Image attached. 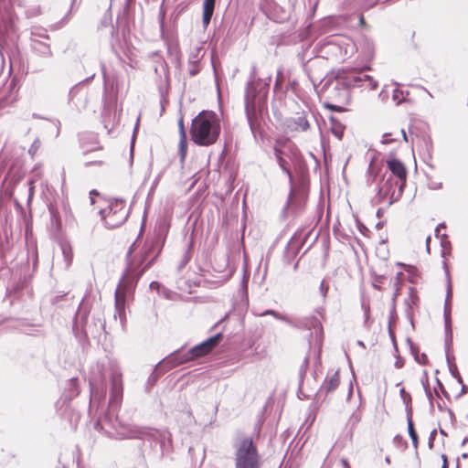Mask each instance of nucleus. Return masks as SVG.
Returning <instances> with one entry per match:
<instances>
[{
	"mask_svg": "<svg viewBox=\"0 0 468 468\" xmlns=\"http://www.w3.org/2000/svg\"><path fill=\"white\" fill-rule=\"evenodd\" d=\"M451 255V248L443 246L442 250V257L444 258L443 265L445 269H448V260L447 257Z\"/></svg>",
	"mask_w": 468,
	"mask_h": 468,
	"instance_id": "30",
	"label": "nucleus"
},
{
	"mask_svg": "<svg viewBox=\"0 0 468 468\" xmlns=\"http://www.w3.org/2000/svg\"><path fill=\"white\" fill-rule=\"evenodd\" d=\"M162 247L163 244L160 240V238L158 237H154L151 239H146L143 247L140 259L136 263H132L130 265L129 271L132 273L135 272L137 268H139L146 261H148L145 266L137 272V279H139L159 256L162 250Z\"/></svg>",
	"mask_w": 468,
	"mask_h": 468,
	"instance_id": "9",
	"label": "nucleus"
},
{
	"mask_svg": "<svg viewBox=\"0 0 468 468\" xmlns=\"http://www.w3.org/2000/svg\"><path fill=\"white\" fill-rule=\"evenodd\" d=\"M101 331H103V334L106 336V335L108 334L107 329H106V324H97L96 327H92L89 331V337L91 336L92 338L97 339L98 341H101Z\"/></svg>",
	"mask_w": 468,
	"mask_h": 468,
	"instance_id": "22",
	"label": "nucleus"
},
{
	"mask_svg": "<svg viewBox=\"0 0 468 468\" xmlns=\"http://www.w3.org/2000/svg\"><path fill=\"white\" fill-rule=\"evenodd\" d=\"M407 420H408L409 435L412 441V444H413L414 448L417 449L418 444H419V440H418V435L414 429L413 421H412L411 415H410V411H408V414H407Z\"/></svg>",
	"mask_w": 468,
	"mask_h": 468,
	"instance_id": "20",
	"label": "nucleus"
},
{
	"mask_svg": "<svg viewBox=\"0 0 468 468\" xmlns=\"http://www.w3.org/2000/svg\"><path fill=\"white\" fill-rule=\"evenodd\" d=\"M396 367H401L400 362H398V361H397V362H396Z\"/></svg>",
	"mask_w": 468,
	"mask_h": 468,
	"instance_id": "53",
	"label": "nucleus"
},
{
	"mask_svg": "<svg viewBox=\"0 0 468 468\" xmlns=\"http://www.w3.org/2000/svg\"><path fill=\"white\" fill-rule=\"evenodd\" d=\"M411 349H413V348L411 347ZM412 352L414 354L415 360L419 364L425 365L428 362V358H427V356L425 354H421L420 356H419L417 353L414 352V350H412Z\"/></svg>",
	"mask_w": 468,
	"mask_h": 468,
	"instance_id": "31",
	"label": "nucleus"
},
{
	"mask_svg": "<svg viewBox=\"0 0 468 468\" xmlns=\"http://www.w3.org/2000/svg\"><path fill=\"white\" fill-rule=\"evenodd\" d=\"M50 212L52 213V215L56 218V220L59 221V218H58V216L57 215V213L55 212V210L53 208H50Z\"/></svg>",
	"mask_w": 468,
	"mask_h": 468,
	"instance_id": "39",
	"label": "nucleus"
},
{
	"mask_svg": "<svg viewBox=\"0 0 468 468\" xmlns=\"http://www.w3.org/2000/svg\"><path fill=\"white\" fill-rule=\"evenodd\" d=\"M441 468H448V463H442Z\"/></svg>",
	"mask_w": 468,
	"mask_h": 468,
	"instance_id": "54",
	"label": "nucleus"
},
{
	"mask_svg": "<svg viewBox=\"0 0 468 468\" xmlns=\"http://www.w3.org/2000/svg\"><path fill=\"white\" fill-rule=\"evenodd\" d=\"M223 335L221 332L213 335L212 336L207 338L201 343L194 346L189 349V354L193 356L196 359L201 358L210 353L218 346L220 342L222 341Z\"/></svg>",
	"mask_w": 468,
	"mask_h": 468,
	"instance_id": "11",
	"label": "nucleus"
},
{
	"mask_svg": "<svg viewBox=\"0 0 468 468\" xmlns=\"http://www.w3.org/2000/svg\"><path fill=\"white\" fill-rule=\"evenodd\" d=\"M397 140H398V139H396V138H392V137H391V133H386V134H384V136H383V141H382V142H383L384 144H390V143L395 142V141H397Z\"/></svg>",
	"mask_w": 468,
	"mask_h": 468,
	"instance_id": "36",
	"label": "nucleus"
},
{
	"mask_svg": "<svg viewBox=\"0 0 468 468\" xmlns=\"http://www.w3.org/2000/svg\"><path fill=\"white\" fill-rule=\"evenodd\" d=\"M138 280L136 278V281H134L133 278L127 274L119 282L115 291V320L120 322L127 320V312H130L128 303L133 298V291Z\"/></svg>",
	"mask_w": 468,
	"mask_h": 468,
	"instance_id": "7",
	"label": "nucleus"
},
{
	"mask_svg": "<svg viewBox=\"0 0 468 468\" xmlns=\"http://www.w3.org/2000/svg\"><path fill=\"white\" fill-rule=\"evenodd\" d=\"M436 435H437V431L434 429L431 431V432L430 433V437H429L428 445H429L430 449H432V447H433V442L436 438Z\"/></svg>",
	"mask_w": 468,
	"mask_h": 468,
	"instance_id": "35",
	"label": "nucleus"
},
{
	"mask_svg": "<svg viewBox=\"0 0 468 468\" xmlns=\"http://www.w3.org/2000/svg\"><path fill=\"white\" fill-rule=\"evenodd\" d=\"M441 433L442 435H446V433H445V431H444L443 430H441Z\"/></svg>",
	"mask_w": 468,
	"mask_h": 468,
	"instance_id": "60",
	"label": "nucleus"
},
{
	"mask_svg": "<svg viewBox=\"0 0 468 468\" xmlns=\"http://www.w3.org/2000/svg\"><path fill=\"white\" fill-rule=\"evenodd\" d=\"M468 441V438H464L462 441V446L465 445V443Z\"/></svg>",
	"mask_w": 468,
	"mask_h": 468,
	"instance_id": "47",
	"label": "nucleus"
},
{
	"mask_svg": "<svg viewBox=\"0 0 468 468\" xmlns=\"http://www.w3.org/2000/svg\"><path fill=\"white\" fill-rule=\"evenodd\" d=\"M400 134H401V136H402L403 140L407 142V136H406V133H405V131H404V130H401V131H400Z\"/></svg>",
	"mask_w": 468,
	"mask_h": 468,
	"instance_id": "41",
	"label": "nucleus"
},
{
	"mask_svg": "<svg viewBox=\"0 0 468 468\" xmlns=\"http://www.w3.org/2000/svg\"><path fill=\"white\" fill-rule=\"evenodd\" d=\"M193 360H195V358L189 354V350L183 352V348H179L165 357L159 364H163L164 371H168Z\"/></svg>",
	"mask_w": 468,
	"mask_h": 468,
	"instance_id": "12",
	"label": "nucleus"
},
{
	"mask_svg": "<svg viewBox=\"0 0 468 468\" xmlns=\"http://www.w3.org/2000/svg\"><path fill=\"white\" fill-rule=\"evenodd\" d=\"M363 72L361 70H357L356 69H346L338 71L335 76V88H337L338 85H342L346 88L342 89L337 93L335 102L327 101L324 104V106L326 109L337 112H346V106L348 101V91L346 88L363 86Z\"/></svg>",
	"mask_w": 468,
	"mask_h": 468,
	"instance_id": "4",
	"label": "nucleus"
},
{
	"mask_svg": "<svg viewBox=\"0 0 468 468\" xmlns=\"http://www.w3.org/2000/svg\"><path fill=\"white\" fill-rule=\"evenodd\" d=\"M385 461L387 463H390V458L388 456L386 457Z\"/></svg>",
	"mask_w": 468,
	"mask_h": 468,
	"instance_id": "50",
	"label": "nucleus"
},
{
	"mask_svg": "<svg viewBox=\"0 0 468 468\" xmlns=\"http://www.w3.org/2000/svg\"><path fill=\"white\" fill-rule=\"evenodd\" d=\"M90 196H98V195H99V193H98V191H97V190H91V191L90 192Z\"/></svg>",
	"mask_w": 468,
	"mask_h": 468,
	"instance_id": "45",
	"label": "nucleus"
},
{
	"mask_svg": "<svg viewBox=\"0 0 468 468\" xmlns=\"http://www.w3.org/2000/svg\"><path fill=\"white\" fill-rule=\"evenodd\" d=\"M97 324H72V332L80 342L89 340V331L96 327Z\"/></svg>",
	"mask_w": 468,
	"mask_h": 468,
	"instance_id": "15",
	"label": "nucleus"
},
{
	"mask_svg": "<svg viewBox=\"0 0 468 468\" xmlns=\"http://www.w3.org/2000/svg\"><path fill=\"white\" fill-rule=\"evenodd\" d=\"M102 165V161H98V162H91V163H89V165Z\"/></svg>",
	"mask_w": 468,
	"mask_h": 468,
	"instance_id": "46",
	"label": "nucleus"
},
{
	"mask_svg": "<svg viewBox=\"0 0 468 468\" xmlns=\"http://www.w3.org/2000/svg\"><path fill=\"white\" fill-rule=\"evenodd\" d=\"M178 129H179V153L181 160H184L186 158V153H187V139H186V133L185 129L184 124V118L181 117L178 120Z\"/></svg>",
	"mask_w": 468,
	"mask_h": 468,
	"instance_id": "17",
	"label": "nucleus"
},
{
	"mask_svg": "<svg viewBox=\"0 0 468 468\" xmlns=\"http://www.w3.org/2000/svg\"><path fill=\"white\" fill-rule=\"evenodd\" d=\"M326 291H327V288L326 289L324 288V292H323L324 296L325 295Z\"/></svg>",
	"mask_w": 468,
	"mask_h": 468,
	"instance_id": "59",
	"label": "nucleus"
},
{
	"mask_svg": "<svg viewBox=\"0 0 468 468\" xmlns=\"http://www.w3.org/2000/svg\"><path fill=\"white\" fill-rule=\"evenodd\" d=\"M101 218L109 229L121 227L128 218L129 207L122 199H112L107 207L101 209Z\"/></svg>",
	"mask_w": 468,
	"mask_h": 468,
	"instance_id": "8",
	"label": "nucleus"
},
{
	"mask_svg": "<svg viewBox=\"0 0 468 468\" xmlns=\"http://www.w3.org/2000/svg\"><path fill=\"white\" fill-rule=\"evenodd\" d=\"M90 388V408L96 400L105 398L106 375L103 373V366L97 363L91 371L89 380Z\"/></svg>",
	"mask_w": 468,
	"mask_h": 468,
	"instance_id": "10",
	"label": "nucleus"
},
{
	"mask_svg": "<svg viewBox=\"0 0 468 468\" xmlns=\"http://www.w3.org/2000/svg\"><path fill=\"white\" fill-rule=\"evenodd\" d=\"M199 71H200V66H199V64L197 61H195L193 63H190V65H189V75L191 77L197 75Z\"/></svg>",
	"mask_w": 468,
	"mask_h": 468,
	"instance_id": "29",
	"label": "nucleus"
},
{
	"mask_svg": "<svg viewBox=\"0 0 468 468\" xmlns=\"http://www.w3.org/2000/svg\"><path fill=\"white\" fill-rule=\"evenodd\" d=\"M159 365L160 364L158 363L156 365L155 368L154 369V371L149 376V378L147 379V388H153L155 385L158 378H160L162 372H165L163 369V367L160 369L157 368L159 367Z\"/></svg>",
	"mask_w": 468,
	"mask_h": 468,
	"instance_id": "23",
	"label": "nucleus"
},
{
	"mask_svg": "<svg viewBox=\"0 0 468 468\" xmlns=\"http://www.w3.org/2000/svg\"><path fill=\"white\" fill-rule=\"evenodd\" d=\"M220 131L218 115L212 111H202L192 120L189 134L195 144L210 146L218 141Z\"/></svg>",
	"mask_w": 468,
	"mask_h": 468,
	"instance_id": "3",
	"label": "nucleus"
},
{
	"mask_svg": "<svg viewBox=\"0 0 468 468\" xmlns=\"http://www.w3.org/2000/svg\"><path fill=\"white\" fill-rule=\"evenodd\" d=\"M133 245H134V244H133V245L131 246V248H130V250H129V253H132Z\"/></svg>",
	"mask_w": 468,
	"mask_h": 468,
	"instance_id": "56",
	"label": "nucleus"
},
{
	"mask_svg": "<svg viewBox=\"0 0 468 468\" xmlns=\"http://www.w3.org/2000/svg\"><path fill=\"white\" fill-rule=\"evenodd\" d=\"M463 392H465V387L463 386V389H462Z\"/></svg>",
	"mask_w": 468,
	"mask_h": 468,
	"instance_id": "61",
	"label": "nucleus"
},
{
	"mask_svg": "<svg viewBox=\"0 0 468 468\" xmlns=\"http://www.w3.org/2000/svg\"><path fill=\"white\" fill-rule=\"evenodd\" d=\"M387 278L385 276L376 275L373 277L372 286L378 291H382L384 289L383 285L385 284Z\"/></svg>",
	"mask_w": 468,
	"mask_h": 468,
	"instance_id": "26",
	"label": "nucleus"
},
{
	"mask_svg": "<svg viewBox=\"0 0 468 468\" xmlns=\"http://www.w3.org/2000/svg\"><path fill=\"white\" fill-rule=\"evenodd\" d=\"M35 324H25L26 328L22 329L23 332L28 335H35V330H34Z\"/></svg>",
	"mask_w": 468,
	"mask_h": 468,
	"instance_id": "33",
	"label": "nucleus"
},
{
	"mask_svg": "<svg viewBox=\"0 0 468 468\" xmlns=\"http://www.w3.org/2000/svg\"><path fill=\"white\" fill-rule=\"evenodd\" d=\"M405 302L410 308L417 307L419 305L420 297L415 287L410 286L408 288V296Z\"/></svg>",
	"mask_w": 468,
	"mask_h": 468,
	"instance_id": "19",
	"label": "nucleus"
},
{
	"mask_svg": "<svg viewBox=\"0 0 468 468\" xmlns=\"http://www.w3.org/2000/svg\"><path fill=\"white\" fill-rule=\"evenodd\" d=\"M62 252L64 254L67 265H70L73 260V252L71 247L69 245H63Z\"/></svg>",
	"mask_w": 468,
	"mask_h": 468,
	"instance_id": "27",
	"label": "nucleus"
},
{
	"mask_svg": "<svg viewBox=\"0 0 468 468\" xmlns=\"http://www.w3.org/2000/svg\"><path fill=\"white\" fill-rule=\"evenodd\" d=\"M359 23L361 26H365L366 25V21H365V17L363 15L360 16L359 17Z\"/></svg>",
	"mask_w": 468,
	"mask_h": 468,
	"instance_id": "40",
	"label": "nucleus"
},
{
	"mask_svg": "<svg viewBox=\"0 0 468 468\" xmlns=\"http://www.w3.org/2000/svg\"><path fill=\"white\" fill-rule=\"evenodd\" d=\"M451 319L450 315L449 314H445V320L446 322H449Z\"/></svg>",
	"mask_w": 468,
	"mask_h": 468,
	"instance_id": "49",
	"label": "nucleus"
},
{
	"mask_svg": "<svg viewBox=\"0 0 468 468\" xmlns=\"http://www.w3.org/2000/svg\"><path fill=\"white\" fill-rule=\"evenodd\" d=\"M317 348H318V352L320 353L321 350H322V342H321V340L317 341Z\"/></svg>",
	"mask_w": 468,
	"mask_h": 468,
	"instance_id": "42",
	"label": "nucleus"
},
{
	"mask_svg": "<svg viewBox=\"0 0 468 468\" xmlns=\"http://www.w3.org/2000/svg\"><path fill=\"white\" fill-rule=\"evenodd\" d=\"M363 79H364L363 86L367 83V86L370 90H376L378 88V81H376L371 76L364 74Z\"/></svg>",
	"mask_w": 468,
	"mask_h": 468,
	"instance_id": "28",
	"label": "nucleus"
},
{
	"mask_svg": "<svg viewBox=\"0 0 468 468\" xmlns=\"http://www.w3.org/2000/svg\"><path fill=\"white\" fill-rule=\"evenodd\" d=\"M339 375H338V372H335V374L331 377V378L329 379L327 385H326V391L327 392H332L334 391L335 389H336V388L338 387L339 385Z\"/></svg>",
	"mask_w": 468,
	"mask_h": 468,
	"instance_id": "24",
	"label": "nucleus"
},
{
	"mask_svg": "<svg viewBox=\"0 0 468 468\" xmlns=\"http://www.w3.org/2000/svg\"><path fill=\"white\" fill-rule=\"evenodd\" d=\"M452 343V331L451 324H445V352H446V359L449 366V370L451 374L458 380L459 383H463L462 378L458 372L457 367L455 364L452 362V358L450 356V348Z\"/></svg>",
	"mask_w": 468,
	"mask_h": 468,
	"instance_id": "13",
	"label": "nucleus"
},
{
	"mask_svg": "<svg viewBox=\"0 0 468 468\" xmlns=\"http://www.w3.org/2000/svg\"><path fill=\"white\" fill-rule=\"evenodd\" d=\"M307 364H308V358L305 357L303 360V364L301 366L300 370H299L300 384L303 382V378L305 373V367H306Z\"/></svg>",
	"mask_w": 468,
	"mask_h": 468,
	"instance_id": "34",
	"label": "nucleus"
},
{
	"mask_svg": "<svg viewBox=\"0 0 468 468\" xmlns=\"http://www.w3.org/2000/svg\"><path fill=\"white\" fill-rule=\"evenodd\" d=\"M319 324L323 325V323H320ZM321 331H322V326H320V328H318V332H321Z\"/></svg>",
	"mask_w": 468,
	"mask_h": 468,
	"instance_id": "57",
	"label": "nucleus"
},
{
	"mask_svg": "<svg viewBox=\"0 0 468 468\" xmlns=\"http://www.w3.org/2000/svg\"><path fill=\"white\" fill-rule=\"evenodd\" d=\"M215 9V0H204L203 3V25L207 27L211 20Z\"/></svg>",
	"mask_w": 468,
	"mask_h": 468,
	"instance_id": "18",
	"label": "nucleus"
},
{
	"mask_svg": "<svg viewBox=\"0 0 468 468\" xmlns=\"http://www.w3.org/2000/svg\"><path fill=\"white\" fill-rule=\"evenodd\" d=\"M34 188H35V182L33 180H30L29 181V197H31L33 196Z\"/></svg>",
	"mask_w": 468,
	"mask_h": 468,
	"instance_id": "37",
	"label": "nucleus"
},
{
	"mask_svg": "<svg viewBox=\"0 0 468 468\" xmlns=\"http://www.w3.org/2000/svg\"><path fill=\"white\" fill-rule=\"evenodd\" d=\"M387 166L391 175L380 188L388 197L389 204L399 201L404 192L407 184L408 171L405 165L396 158L387 160Z\"/></svg>",
	"mask_w": 468,
	"mask_h": 468,
	"instance_id": "5",
	"label": "nucleus"
},
{
	"mask_svg": "<svg viewBox=\"0 0 468 468\" xmlns=\"http://www.w3.org/2000/svg\"><path fill=\"white\" fill-rule=\"evenodd\" d=\"M324 159L325 160L326 159V154H325V150L324 149Z\"/></svg>",
	"mask_w": 468,
	"mask_h": 468,
	"instance_id": "58",
	"label": "nucleus"
},
{
	"mask_svg": "<svg viewBox=\"0 0 468 468\" xmlns=\"http://www.w3.org/2000/svg\"><path fill=\"white\" fill-rule=\"evenodd\" d=\"M286 133H293L300 131H306L309 127V123L306 119L303 116H297L290 118L286 121Z\"/></svg>",
	"mask_w": 468,
	"mask_h": 468,
	"instance_id": "14",
	"label": "nucleus"
},
{
	"mask_svg": "<svg viewBox=\"0 0 468 468\" xmlns=\"http://www.w3.org/2000/svg\"><path fill=\"white\" fill-rule=\"evenodd\" d=\"M425 391H426L427 396L429 398H431V390H430V388L428 387H425Z\"/></svg>",
	"mask_w": 468,
	"mask_h": 468,
	"instance_id": "43",
	"label": "nucleus"
},
{
	"mask_svg": "<svg viewBox=\"0 0 468 468\" xmlns=\"http://www.w3.org/2000/svg\"><path fill=\"white\" fill-rule=\"evenodd\" d=\"M462 457H463V458H467V457H468V454H467V453H463V454H462Z\"/></svg>",
	"mask_w": 468,
	"mask_h": 468,
	"instance_id": "55",
	"label": "nucleus"
},
{
	"mask_svg": "<svg viewBox=\"0 0 468 468\" xmlns=\"http://www.w3.org/2000/svg\"><path fill=\"white\" fill-rule=\"evenodd\" d=\"M79 390V378H71L68 380L67 386L65 387L64 393L62 395L63 402L71 400L74 397L78 396Z\"/></svg>",
	"mask_w": 468,
	"mask_h": 468,
	"instance_id": "16",
	"label": "nucleus"
},
{
	"mask_svg": "<svg viewBox=\"0 0 468 468\" xmlns=\"http://www.w3.org/2000/svg\"><path fill=\"white\" fill-rule=\"evenodd\" d=\"M441 459H442V463H448V462H447V457H446V455H445V454H442V455H441Z\"/></svg>",
	"mask_w": 468,
	"mask_h": 468,
	"instance_id": "44",
	"label": "nucleus"
},
{
	"mask_svg": "<svg viewBox=\"0 0 468 468\" xmlns=\"http://www.w3.org/2000/svg\"><path fill=\"white\" fill-rule=\"evenodd\" d=\"M430 240H431V237H430V236H428V237H427V239H426L427 247H428V248H429Z\"/></svg>",
	"mask_w": 468,
	"mask_h": 468,
	"instance_id": "48",
	"label": "nucleus"
},
{
	"mask_svg": "<svg viewBox=\"0 0 468 468\" xmlns=\"http://www.w3.org/2000/svg\"><path fill=\"white\" fill-rule=\"evenodd\" d=\"M111 390L109 406L107 410L95 423L96 429L104 431L110 437L124 440L138 439L149 441H155L160 444L161 455H164L165 441L171 442V434L166 430H154L147 427H139L123 420L115 413L122 399V373L115 369L110 376Z\"/></svg>",
	"mask_w": 468,
	"mask_h": 468,
	"instance_id": "1",
	"label": "nucleus"
},
{
	"mask_svg": "<svg viewBox=\"0 0 468 468\" xmlns=\"http://www.w3.org/2000/svg\"><path fill=\"white\" fill-rule=\"evenodd\" d=\"M233 449L235 468H260L261 456L251 437H237Z\"/></svg>",
	"mask_w": 468,
	"mask_h": 468,
	"instance_id": "6",
	"label": "nucleus"
},
{
	"mask_svg": "<svg viewBox=\"0 0 468 468\" xmlns=\"http://www.w3.org/2000/svg\"><path fill=\"white\" fill-rule=\"evenodd\" d=\"M393 324H388V333L390 335V337L392 339V342L395 344V336L393 335V332H392V325Z\"/></svg>",
	"mask_w": 468,
	"mask_h": 468,
	"instance_id": "38",
	"label": "nucleus"
},
{
	"mask_svg": "<svg viewBox=\"0 0 468 468\" xmlns=\"http://www.w3.org/2000/svg\"><path fill=\"white\" fill-rule=\"evenodd\" d=\"M402 273L401 272H399L395 278V281H394V284H393V287H394V292H393V300L395 301L398 296L400 294V289H401V277H402Z\"/></svg>",
	"mask_w": 468,
	"mask_h": 468,
	"instance_id": "25",
	"label": "nucleus"
},
{
	"mask_svg": "<svg viewBox=\"0 0 468 468\" xmlns=\"http://www.w3.org/2000/svg\"><path fill=\"white\" fill-rule=\"evenodd\" d=\"M275 155L282 169L289 176L292 186L288 199V207L297 209L307 199L309 181L304 167L298 160V151L288 138H278L274 145Z\"/></svg>",
	"mask_w": 468,
	"mask_h": 468,
	"instance_id": "2",
	"label": "nucleus"
},
{
	"mask_svg": "<svg viewBox=\"0 0 468 468\" xmlns=\"http://www.w3.org/2000/svg\"><path fill=\"white\" fill-rule=\"evenodd\" d=\"M357 345L364 347V343L362 341H357Z\"/></svg>",
	"mask_w": 468,
	"mask_h": 468,
	"instance_id": "51",
	"label": "nucleus"
},
{
	"mask_svg": "<svg viewBox=\"0 0 468 468\" xmlns=\"http://www.w3.org/2000/svg\"><path fill=\"white\" fill-rule=\"evenodd\" d=\"M333 84H334V82H333V81L328 80V82H327L328 87H330V86H331V85H333Z\"/></svg>",
	"mask_w": 468,
	"mask_h": 468,
	"instance_id": "52",
	"label": "nucleus"
},
{
	"mask_svg": "<svg viewBox=\"0 0 468 468\" xmlns=\"http://www.w3.org/2000/svg\"><path fill=\"white\" fill-rule=\"evenodd\" d=\"M269 314L272 315L273 318L278 319V320H285L286 319L285 316H283L282 314L276 313L274 311H265L261 315H269Z\"/></svg>",
	"mask_w": 468,
	"mask_h": 468,
	"instance_id": "32",
	"label": "nucleus"
},
{
	"mask_svg": "<svg viewBox=\"0 0 468 468\" xmlns=\"http://www.w3.org/2000/svg\"><path fill=\"white\" fill-rule=\"evenodd\" d=\"M329 119L332 122L331 132L335 135L337 139L340 140L344 134L345 127L335 117L330 116Z\"/></svg>",
	"mask_w": 468,
	"mask_h": 468,
	"instance_id": "21",
	"label": "nucleus"
}]
</instances>
